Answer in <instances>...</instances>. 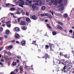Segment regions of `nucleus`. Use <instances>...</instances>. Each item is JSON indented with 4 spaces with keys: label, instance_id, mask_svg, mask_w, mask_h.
<instances>
[{
    "label": "nucleus",
    "instance_id": "obj_5",
    "mask_svg": "<svg viewBox=\"0 0 74 74\" xmlns=\"http://www.w3.org/2000/svg\"><path fill=\"white\" fill-rule=\"evenodd\" d=\"M30 18L32 19H33V20H37L38 19V17H36V15H33L32 16H30Z\"/></svg>",
    "mask_w": 74,
    "mask_h": 74
},
{
    "label": "nucleus",
    "instance_id": "obj_55",
    "mask_svg": "<svg viewBox=\"0 0 74 74\" xmlns=\"http://www.w3.org/2000/svg\"><path fill=\"white\" fill-rule=\"evenodd\" d=\"M10 15H14V14L12 13H10Z\"/></svg>",
    "mask_w": 74,
    "mask_h": 74
},
{
    "label": "nucleus",
    "instance_id": "obj_33",
    "mask_svg": "<svg viewBox=\"0 0 74 74\" xmlns=\"http://www.w3.org/2000/svg\"><path fill=\"white\" fill-rule=\"evenodd\" d=\"M17 59H21V57L20 56H17Z\"/></svg>",
    "mask_w": 74,
    "mask_h": 74
},
{
    "label": "nucleus",
    "instance_id": "obj_1",
    "mask_svg": "<svg viewBox=\"0 0 74 74\" xmlns=\"http://www.w3.org/2000/svg\"><path fill=\"white\" fill-rule=\"evenodd\" d=\"M19 0L20 1V2H19L18 0H13V3H16V4H20L19 5V6L23 8V5L25 4V2L23 1V0Z\"/></svg>",
    "mask_w": 74,
    "mask_h": 74
},
{
    "label": "nucleus",
    "instance_id": "obj_61",
    "mask_svg": "<svg viewBox=\"0 0 74 74\" xmlns=\"http://www.w3.org/2000/svg\"><path fill=\"white\" fill-rule=\"evenodd\" d=\"M16 43H17V44H19V42L18 41H16Z\"/></svg>",
    "mask_w": 74,
    "mask_h": 74
},
{
    "label": "nucleus",
    "instance_id": "obj_59",
    "mask_svg": "<svg viewBox=\"0 0 74 74\" xmlns=\"http://www.w3.org/2000/svg\"><path fill=\"white\" fill-rule=\"evenodd\" d=\"M2 39H3V37H0V40H2Z\"/></svg>",
    "mask_w": 74,
    "mask_h": 74
},
{
    "label": "nucleus",
    "instance_id": "obj_42",
    "mask_svg": "<svg viewBox=\"0 0 74 74\" xmlns=\"http://www.w3.org/2000/svg\"><path fill=\"white\" fill-rule=\"evenodd\" d=\"M11 11H14V10H15V8H11L10 9Z\"/></svg>",
    "mask_w": 74,
    "mask_h": 74
},
{
    "label": "nucleus",
    "instance_id": "obj_26",
    "mask_svg": "<svg viewBox=\"0 0 74 74\" xmlns=\"http://www.w3.org/2000/svg\"><path fill=\"white\" fill-rule=\"evenodd\" d=\"M10 33V31L8 30H6V34H9Z\"/></svg>",
    "mask_w": 74,
    "mask_h": 74
},
{
    "label": "nucleus",
    "instance_id": "obj_31",
    "mask_svg": "<svg viewBox=\"0 0 74 74\" xmlns=\"http://www.w3.org/2000/svg\"><path fill=\"white\" fill-rule=\"evenodd\" d=\"M48 17L50 19H52L53 17L52 15H49L48 16Z\"/></svg>",
    "mask_w": 74,
    "mask_h": 74
},
{
    "label": "nucleus",
    "instance_id": "obj_64",
    "mask_svg": "<svg viewBox=\"0 0 74 74\" xmlns=\"http://www.w3.org/2000/svg\"><path fill=\"white\" fill-rule=\"evenodd\" d=\"M5 38H7L8 37V36H7L5 35Z\"/></svg>",
    "mask_w": 74,
    "mask_h": 74
},
{
    "label": "nucleus",
    "instance_id": "obj_37",
    "mask_svg": "<svg viewBox=\"0 0 74 74\" xmlns=\"http://www.w3.org/2000/svg\"><path fill=\"white\" fill-rule=\"evenodd\" d=\"M47 27H48L49 28H50V29H51V26H50L49 24H47Z\"/></svg>",
    "mask_w": 74,
    "mask_h": 74
},
{
    "label": "nucleus",
    "instance_id": "obj_18",
    "mask_svg": "<svg viewBox=\"0 0 74 74\" xmlns=\"http://www.w3.org/2000/svg\"><path fill=\"white\" fill-rule=\"evenodd\" d=\"M53 46V45L52 44H51V43H49V46L50 47L51 50L50 51H53V49H52V47Z\"/></svg>",
    "mask_w": 74,
    "mask_h": 74
},
{
    "label": "nucleus",
    "instance_id": "obj_47",
    "mask_svg": "<svg viewBox=\"0 0 74 74\" xmlns=\"http://www.w3.org/2000/svg\"><path fill=\"white\" fill-rule=\"evenodd\" d=\"M21 64V63H19V64H18V66L16 67L17 68H18L19 67V66H20Z\"/></svg>",
    "mask_w": 74,
    "mask_h": 74
},
{
    "label": "nucleus",
    "instance_id": "obj_51",
    "mask_svg": "<svg viewBox=\"0 0 74 74\" xmlns=\"http://www.w3.org/2000/svg\"><path fill=\"white\" fill-rule=\"evenodd\" d=\"M0 65H1L2 67H3V64L2 63L0 62Z\"/></svg>",
    "mask_w": 74,
    "mask_h": 74
},
{
    "label": "nucleus",
    "instance_id": "obj_4",
    "mask_svg": "<svg viewBox=\"0 0 74 74\" xmlns=\"http://www.w3.org/2000/svg\"><path fill=\"white\" fill-rule=\"evenodd\" d=\"M63 5V4H62L58 6V8H60L59 10L60 11H63L64 10V6H62ZM60 7H61L60 8Z\"/></svg>",
    "mask_w": 74,
    "mask_h": 74
},
{
    "label": "nucleus",
    "instance_id": "obj_38",
    "mask_svg": "<svg viewBox=\"0 0 74 74\" xmlns=\"http://www.w3.org/2000/svg\"><path fill=\"white\" fill-rule=\"evenodd\" d=\"M28 1H26V2L25 4H26V5H29V3Z\"/></svg>",
    "mask_w": 74,
    "mask_h": 74
},
{
    "label": "nucleus",
    "instance_id": "obj_40",
    "mask_svg": "<svg viewBox=\"0 0 74 74\" xmlns=\"http://www.w3.org/2000/svg\"><path fill=\"white\" fill-rule=\"evenodd\" d=\"M8 54L9 56H11V53L10 52H9L8 53Z\"/></svg>",
    "mask_w": 74,
    "mask_h": 74
},
{
    "label": "nucleus",
    "instance_id": "obj_58",
    "mask_svg": "<svg viewBox=\"0 0 74 74\" xmlns=\"http://www.w3.org/2000/svg\"><path fill=\"white\" fill-rule=\"evenodd\" d=\"M65 58H67V55H65L64 56Z\"/></svg>",
    "mask_w": 74,
    "mask_h": 74
},
{
    "label": "nucleus",
    "instance_id": "obj_27",
    "mask_svg": "<svg viewBox=\"0 0 74 74\" xmlns=\"http://www.w3.org/2000/svg\"><path fill=\"white\" fill-rule=\"evenodd\" d=\"M15 37L16 38H18L19 37V35L18 34H16L15 36Z\"/></svg>",
    "mask_w": 74,
    "mask_h": 74
},
{
    "label": "nucleus",
    "instance_id": "obj_14",
    "mask_svg": "<svg viewBox=\"0 0 74 74\" xmlns=\"http://www.w3.org/2000/svg\"><path fill=\"white\" fill-rule=\"evenodd\" d=\"M65 18H68V14L67 13H65L63 15Z\"/></svg>",
    "mask_w": 74,
    "mask_h": 74
},
{
    "label": "nucleus",
    "instance_id": "obj_9",
    "mask_svg": "<svg viewBox=\"0 0 74 74\" xmlns=\"http://www.w3.org/2000/svg\"><path fill=\"white\" fill-rule=\"evenodd\" d=\"M45 58V59H46V58H48V59L50 58L49 56L48 55V53H45V55L43 57H42V58Z\"/></svg>",
    "mask_w": 74,
    "mask_h": 74
},
{
    "label": "nucleus",
    "instance_id": "obj_41",
    "mask_svg": "<svg viewBox=\"0 0 74 74\" xmlns=\"http://www.w3.org/2000/svg\"><path fill=\"white\" fill-rule=\"evenodd\" d=\"M22 18H23V17H20L18 19V22H20V19H21Z\"/></svg>",
    "mask_w": 74,
    "mask_h": 74
},
{
    "label": "nucleus",
    "instance_id": "obj_62",
    "mask_svg": "<svg viewBox=\"0 0 74 74\" xmlns=\"http://www.w3.org/2000/svg\"><path fill=\"white\" fill-rule=\"evenodd\" d=\"M11 5L12 7H15V5H12V4H11Z\"/></svg>",
    "mask_w": 74,
    "mask_h": 74
},
{
    "label": "nucleus",
    "instance_id": "obj_21",
    "mask_svg": "<svg viewBox=\"0 0 74 74\" xmlns=\"http://www.w3.org/2000/svg\"><path fill=\"white\" fill-rule=\"evenodd\" d=\"M16 62H14L12 63V66H16Z\"/></svg>",
    "mask_w": 74,
    "mask_h": 74
},
{
    "label": "nucleus",
    "instance_id": "obj_20",
    "mask_svg": "<svg viewBox=\"0 0 74 74\" xmlns=\"http://www.w3.org/2000/svg\"><path fill=\"white\" fill-rule=\"evenodd\" d=\"M12 47H13V46H12V45H10L8 47V49H11Z\"/></svg>",
    "mask_w": 74,
    "mask_h": 74
},
{
    "label": "nucleus",
    "instance_id": "obj_49",
    "mask_svg": "<svg viewBox=\"0 0 74 74\" xmlns=\"http://www.w3.org/2000/svg\"><path fill=\"white\" fill-rule=\"evenodd\" d=\"M56 15H57V16H59V15H62L60 14H56Z\"/></svg>",
    "mask_w": 74,
    "mask_h": 74
},
{
    "label": "nucleus",
    "instance_id": "obj_16",
    "mask_svg": "<svg viewBox=\"0 0 74 74\" xmlns=\"http://www.w3.org/2000/svg\"><path fill=\"white\" fill-rule=\"evenodd\" d=\"M14 29L15 30L16 32H19V28L18 27H15Z\"/></svg>",
    "mask_w": 74,
    "mask_h": 74
},
{
    "label": "nucleus",
    "instance_id": "obj_35",
    "mask_svg": "<svg viewBox=\"0 0 74 74\" xmlns=\"http://www.w3.org/2000/svg\"><path fill=\"white\" fill-rule=\"evenodd\" d=\"M20 70L21 71H23V66H21V67Z\"/></svg>",
    "mask_w": 74,
    "mask_h": 74
},
{
    "label": "nucleus",
    "instance_id": "obj_11",
    "mask_svg": "<svg viewBox=\"0 0 74 74\" xmlns=\"http://www.w3.org/2000/svg\"><path fill=\"white\" fill-rule=\"evenodd\" d=\"M20 24L21 25H26V23L25 21H22L20 22Z\"/></svg>",
    "mask_w": 74,
    "mask_h": 74
},
{
    "label": "nucleus",
    "instance_id": "obj_57",
    "mask_svg": "<svg viewBox=\"0 0 74 74\" xmlns=\"http://www.w3.org/2000/svg\"><path fill=\"white\" fill-rule=\"evenodd\" d=\"M15 42V40H13L12 41V42Z\"/></svg>",
    "mask_w": 74,
    "mask_h": 74
},
{
    "label": "nucleus",
    "instance_id": "obj_48",
    "mask_svg": "<svg viewBox=\"0 0 74 74\" xmlns=\"http://www.w3.org/2000/svg\"><path fill=\"white\" fill-rule=\"evenodd\" d=\"M26 15L27 16H29V13L28 12H26Z\"/></svg>",
    "mask_w": 74,
    "mask_h": 74
},
{
    "label": "nucleus",
    "instance_id": "obj_34",
    "mask_svg": "<svg viewBox=\"0 0 74 74\" xmlns=\"http://www.w3.org/2000/svg\"><path fill=\"white\" fill-rule=\"evenodd\" d=\"M52 34L53 36H55L56 34V33L55 32H53Z\"/></svg>",
    "mask_w": 74,
    "mask_h": 74
},
{
    "label": "nucleus",
    "instance_id": "obj_28",
    "mask_svg": "<svg viewBox=\"0 0 74 74\" xmlns=\"http://www.w3.org/2000/svg\"><path fill=\"white\" fill-rule=\"evenodd\" d=\"M58 24H59V25H63V23L60 22L59 21H58Z\"/></svg>",
    "mask_w": 74,
    "mask_h": 74
},
{
    "label": "nucleus",
    "instance_id": "obj_44",
    "mask_svg": "<svg viewBox=\"0 0 74 74\" xmlns=\"http://www.w3.org/2000/svg\"><path fill=\"white\" fill-rule=\"evenodd\" d=\"M45 47L47 49H48L49 48V46H48V45H46L45 46Z\"/></svg>",
    "mask_w": 74,
    "mask_h": 74
},
{
    "label": "nucleus",
    "instance_id": "obj_36",
    "mask_svg": "<svg viewBox=\"0 0 74 74\" xmlns=\"http://www.w3.org/2000/svg\"><path fill=\"white\" fill-rule=\"evenodd\" d=\"M10 5V4L9 3H7V4H5V5L6 7H8V6H9Z\"/></svg>",
    "mask_w": 74,
    "mask_h": 74
},
{
    "label": "nucleus",
    "instance_id": "obj_30",
    "mask_svg": "<svg viewBox=\"0 0 74 74\" xmlns=\"http://www.w3.org/2000/svg\"><path fill=\"white\" fill-rule=\"evenodd\" d=\"M40 1L39 3V5H42V2L41 1H42V0H39Z\"/></svg>",
    "mask_w": 74,
    "mask_h": 74
},
{
    "label": "nucleus",
    "instance_id": "obj_2",
    "mask_svg": "<svg viewBox=\"0 0 74 74\" xmlns=\"http://www.w3.org/2000/svg\"><path fill=\"white\" fill-rule=\"evenodd\" d=\"M63 2L62 0H59L58 1V0H51V3H53L54 5H57L58 4H60Z\"/></svg>",
    "mask_w": 74,
    "mask_h": 74
},
{
    "label": "nucleus",
    "instance_id": "obj_46",
    "mask_svg": "<svg viewBox=\"0 0 74 74\" xmlns=\"http://www.w3.org/2000/svg\"><path fill=\"white\" fill-rule=\"evenodd\" d=\"M3 47H2L0 48V51H2V50H3Z\"/></svg>",
    "mask_w": 74,
    "mask_h": 74
},
{
    "label": "nucleus",
    "instance_id": "obj_24",
    "mask_svg": "<svg viewBox=\"0 0 74 74\" xmlns=\"http://www.w3.org/2000/svg\"><path fill=\"white\" fill-rule=\"evenodd\" d=\"M45 7L44 6H42L41 8L42 10H45Z\"/></svg>",
    "mask_w": 74,
    "mask_h": 74
},
{
    "label": "nucleus",
    "instance_id": "obj_10",
    "mask_svg": "<svg viewBox=\"0 0 74 74\" xmlns=\"http://www.w3.org/2000/svg\"><path fill=\"white\" fill-rule=\"evenodd\" d=\"M56 62H57V63H59V64H60V62H62V60L60 59H59L56 58Z\"/></svg>",
    "mask_w": 74,
    "mask_h": 74
},
{
    "label": "nucleus",
    "instance_id": "obj_19",
    "mask_svg": "<svg viewBox=\"0 0 74 74\" xmlns=\"http://www.w3.org/2000/svg\"><path fill=\"white\" fill-rule=\"evenodd\" d=\"M21 43L22 44V45H25L26 44V41H22V42H21Z\"/></svg>",
    "mask_w": 74,
    "mask_h": 74
},
{
    "label": "nucleus",
    "instance_id": "obj_56",
    "mask_svg": "<svg viewBox=\"0 0 74 74\" xmlns=\"http://www.w3.org/2000/svg\"><path fill=\"white\" fill-rule=\"evenodd\" d=\"M51 14L52 15H53V12L51 11Z\"/></svg>",
    "mask_w": 74,
    "mask_h": 74
},
{
    "label": "nucleus",
    "instance_id": "obj_25",
    "mask_svg": "<svg viewBox=\"0 0 74 74\" xmlns=\"http://www.w3.org/2000/svg\"><path fill=\"white\" fill-rule=\"evenodd\" d=\"M39 20L40 21H44V20H45V19L44 18H39Z\"/></svg>",
    "mask_w": 74,
    "mask_h": 74
},
{
    "label": "nucleus",
    "instance_id": "obj_3",
    "mask_svg": "<svg viewBox=\"0 0 74 74\" xmlns=\"http://www.w3.org/2000/svg\"><path fill=\"white\" fill-rule=\"evenodd\" d=\"M32 1H29L30 6H32V8H33V10H38V8L37 6H34V4H33L32 5Z\"/></svg>",
    "mask_w": 74,
    "mask_h": 74
},
{
    "label": "nucleus",
    "instance_id": "obj_52",
    "mask_svg": "<svg viewBox=\"0 0 74 74\" xmlns=\"http://www.w3.org/2000/svg\"><path fill=\"white\" fill-rule=\"evenodd\" d=\"M35 4L36 5H39L38 3H35Z\"/></svg>",
    "mask_w": 74,
    "mask_h": 74
},
{
    "label": "nucleus",
    "instance_id": "obj_7",
    "mask_svg": "<svg viewBox=\"0 0 74 74\" xmlns=\"http://www.w3.org/2000/svg\"><path fill=\"white\" fill-rule=\"evenodd\" d=\"M49 15V14L48 13H45V14H40V16H48Z\"/></svg>",
    "mask_w": 74,
    "mask_h": 74
},
{
    "label": "nucleus",
    "instance_id": "obj_45",
    "mask_svg": "<svg viewBox=\"0 0 74 74\" xmlns=\"http://www.w3.org/2000/svg\"><path fill=\"white\" fill-rule=\"evenodd\" d=\"M33 2H34V3H35V2H38V1H37V0H33Z\"/></svg>",
    "mask_w": 74,
    "mask_h": 74
},
{
    "label": "nucleus",
    "instance_id": "obj_53",
    "mask_svg": "<svg viewBox=\"0 0 74 74\" xmlns=\"http://www.w3.org/2000/svg\"><path fill=\"white\" fill-rule=\"evenodd\" d=\"M69 32H70V33H73V30H70Z\"/></svg>",
    "mask_w": 74,
    "mask_h": 74
},
{
    "label": "nucleus",
    "instance_id": "obj_8",
    "mask_svg": "<svg viewBox=\"0 0 74 74\" xmlns=\"http://www.w3.org/2000/svg\"><path fill=\"white\" fill-rule=\"evenodd\" d=\"M6 24H7V27H11V24H10V22L8 21L7 22H6Z\"/></svg>",
    "mask_w": 74,
    "mask_h": 74
},
{
    "label": "nucleus",
    "instance_id": "obj_39",
    "mask_svg": "<svg viewBox=\"0 0 74 74\" xmlns=\"http://www.w3.org/2000/svg\"><path fill=\"white\" fill-rule=\"evenodd\" d=\"M25 69H30V67L29 66H25Z\"/></svg>",
    "mask_w": 74,
    "mask_h": 74
},
{
    "label": "nucleus",
    "instance_id": "obj_12",
    "mask_svg": "<svg viewBox=\"0 0 74 74\" xmlns=\"http://www.w3.org/2000/svg\"><path fill=\"white\" fill-rule=\"evenodd\" d=\"M66 66H64L63 69H62V71H64V73H66Z\"/></svg>",
    "mask_w": 74,
    "mask_h": 74
},
{
    "label": "nucleus",
    "instance_id": "obj_63",
    "mask_svg": "<svg viewBox=\"0 0 74 74\" xmlns=\"http://www.w3.org/2000/svg\"><path fill=\"white\" fill-rule=\"evenodd\" d=\"M73 36L72 38H74V32H73Z\"/></svg>",
    "mask_w": 74,
    "mask_h": 74
},
{
    "label": "nucleus",
    "instance_id": "obj_13",
    "mask_svg": "<svg viewBox=\"0 0 74 74\" xmlns=\"http://www.w3.org/2000/svg\"><path fill=\"white\" fill-rule=\"evenodd\" d=\"M1 20L2 21H1V23L2 24H4V23H5V22H4V21H5V18H2L1 19Z\"/></svg>",
    "mask_w": 74,
    "mask_h": 74
},
{
    "label": "nucleus",
    "instance_id": "obj_6",
    "mask_svg": "<svg viewBox=\"0 0 74 74\" xmlns=\"http://www.w3.org/2000/svg\"><path fill=\"white\" fill-rule=\"evenodd\" d=\"M62 63L64 66H68L69 64V61H66L65 62H62Z\"/></svg>",
    "mask_w": 74,
    "mask_h": 74
},
{
    "label": "nucleus",
    "instance_id": "obj_22",
    "mask_svg": "<svg viewBox=\"0 0 74 74\" xmlns=\"http://www.w3.org/2000/svg\"><path fill=\"white\" fill-rule=\"evenodd\" d=\"M26 21H27V22H29L30 21V19L28 17L27 18H26Z\"/></svg>",
    "mask_w": 74,
    "mask_h": 74
},
{
    "label": "nucleus",
    "instance_id": "obj_15",
    "mask_svg": "<svg viewBox=\"0 0 74 74\" xmlns=\"http://www.w3.org/2000/svg\"><path fill=\"white\" fill-rule=\"evenodd\" d=\"M57 27L58 29H61V30H62V29H63L62 27L59 25H58Z\"/></svg>",
    "mask_w": 74,
    "mask_h": 74
},
{
    "label": "nucleus",
    "instance_id": "obj_32",
    "mask_svg": "<svg viewBox=\"0 0 74 74\" xmlns=\"http://www.w3.org/2000/svg\"><path fill=\"white\" fill-rule=\"evenodd\" d=\"M16 13L17 14H18V15H20L21 14V12H20L19 11L16 12Z\"/></svg>",
    "mask_w": 74,
    "mask_h": 74
},
{
    "label": "nucleus",
    "instance_id": "obj_50",
    "mask_svg": "<svg viewBox=\"0 0 74 74\" xmlns=\"http://www.w3.org/2000/svg\"><path fill=\"white\" fill-rule=\"evenodd\" d=\"M22 14L23 15H25V12H23Z\"/></svg>",
    "mask_w": 74,
    "mask_h": 74
},
{
    "label": "nucleus",
    "instance_id": "obj_29",
    "mask_svg": "<svg viewBox=\"0 0 74 74\" xmlns=\"http://www.w3.org/2000/svg\"><path fill=\"white\" fill-rule=\"evenodd\" d=\"M46 0L47 2H48V1H51V3L50 2L49 3V5H51V0Z\"/></svg>",
    "mask_w": 74,
    "mask_h": 74
},
{
    "label": "nucleus",
    "instance_id": "obj_23",
    "mask_svg": "<svg viewBox=\"0 0 74 74\" xmlns=\"http://www.w3.org/2000/svg\"><path fill=\"white\" fill-rule=\"evenodd\" d=\"M36 41H33L32 43V44H34V45H36L37 44H36Z\"/></svg>",
    "mask_w": 74,
    "mask_h": 74
},
{
    "label": "nucleus",
    "instance_id": "obj_60",
    "mask_svg": "<svg viewBox=\"0 0 74 74\" xmlns=\"http://www.w3.org/2000/svg\"><path fill=\"white\" fill-rule=\"evenodd\" d=\"M1 62H4V60H3V59H1Z\"/></svg>",
    "mask_w": 74,
    "mask_h": 74
},
{
    "label": "nucleus",
    "instance_id": "obj_43",
    "mask_svg": "<svg viewBox=\"0 0 74 74\" xmlns=\"http://www.w3.org/2000/svg\"><path fill=\"white\" fill-rule=\"evenodd\" d=\"M0 31L3 32V28L1 27H0Z\"/></svg>",
    "mask_w": 74,
    "mask_h": 74
},
{
    "label": "nucleus",
    "instance_id": "obj_54",
    "mask_svg": "<svg viewBox=\"0 0 74 74\" xmlns=\"http://www.w3.org/2000/svg\"><path fill=\"white\" fill-rule=\"evenodd\" d=\"M16 61H17V63H19V60H16Z\"/></svg>",
    "mask_w": 74,
    "mask_h": 74
},
{
    "label": "nucleus",
    "instance_id": "obj_17",
    "mask_svg": "<svg viewBox=\"0 0 74 74\" xmlns=\"http://www.w3.org/2000/svg\"><path fill=\"white\" fill-rule=\"evenodd\" d=\"M21 28L22 30H25L27 29V27H26L22 26Z\"/></svg>",
    "mask_w": 74,
    "mask_h": 74
}]
</instances>
